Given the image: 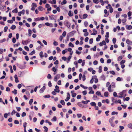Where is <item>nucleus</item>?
I'll return each mask as SVG.
<instances>
[{"mask_svg": "<svg viewBox=\"0 0 132 132\" xmlns=\"http://www.w3.org/2000/svg\"><path fill=\"white\" fill-rule=\"evenodd\" d=\"M114 88L115 87V83L114 82L112 83L111 85H109V86L108 87V91L110 92H111L113 90H112L111 88Z\"/></svg>", "mask_w": 132, "mask_h": 132, "instance_id": "f257e3e1", "label": "nucleus"}, {"mask_svg": "<svg viewBox=\"0 0 132 132\" xmlns=\"http://www.w3.org/2000/svg\"><path fill=\"white\" fill-rule=\"evenodd\" d=\"M114 119V117H112L109 120V122L111 126L112 127H114L115 126V125L113 123V120Z\"/></svg>", "mask_w": 132, "mask_h": 132, "instance_id": "f03ea898", "label": "nucleus"}, {"mask_svg": "<svg viewBox=\"0 0 132 132\" xmlns=\"http://www.w3.org/2000/svg\"><path fill=\"white\" fill-rule=\"evenodd\" d=\"M126 90H123L119 94V97L120 98H122L123 97L124 94L126 93Z\"/></svg>", "mask_w": 132, "mask_h": 132, "instance_id": "7ed1b4c3", "label": "nucleus"}, {"mask_svg": "<svg viewBox=\"0 0 132 132\" xmlns=\"http://www.w3.org/2000/svg\"><path fill=\"white\" fill-rule=\"evenodd\" d=\"M64 24L68 28H69L70 27L71 25L70 23L68 22L67 20L65 21Z\"/></svg>", "mask_w": 132, "mask_h": 132, "instance_id": "20e7f679", "label": "nucleus"}, {"mask_svg": "<svg viewBox=\"0 0 132 132\" xmlns=\"http://www.w3.org/2000/svg\"><path fill=\"white\" fill-rule=\"evenodd\" d=\"M59 87L57 85H56L55 86V88L54 89V90L57 93L60 92V90L59 89Z\"/></svg>", "mask_w": 132, "mask_h": 132, "instance_id": "39448f33", "label": "nucleus"}, {"mask_svg": "<svg viewBox=\"0 0 132 132\" xmlns=\"http://www.w3.org/2000/svg\"><path fill=\"white\" fill-rule=\"evenodd\" d=\"M46 87L45 86H44L42 88L39 90V92L40 93H42L45 89Z\"/></svg>", "mask_w": 132, "mask_h": 132, "instance_id": "423d86ee", "label": "nucleus"}, {"mask_svg": "<svg viewBox=\"0 0 132 132\" xmlns=\"http://www.w3.org/2000/svg\"><path fill=\"white\" fill-rule=\"evenodd\" d=\"M29 42L28 40H22V43L23 45H27L28 43Z\"/></svg>", "mask_w": 132, "mask_h": 132, "instance_id": "0eeeda50", "label": "nucleus"}, {"mask_svg": "<svg viewBox=\"0 0 132 132\" xmlns=\"http://www.w3.org/2000/svg\"><path fill=\"white\" fill-rule=\"evenodd\" d=\"M127 44H128V45H131L132 44V42L130 41V40L128 39H127L126 40V41Z\"/></svg>", "mask_w": 132, "mask_h": 132, "instance_id": "6e6552de", "label": "nucleus"}, {"mask_svg": "<svg viewBox=\"0 0 132 132\" xmlns=\"http://www.w3.org/2000/svg\"><path fill=\"white\" fill-rule=\"evenodd\" d=\"M126 29L128 30H130L132 29V26L131 25H126Z\"/></svg>", "mask_w": 132, "mask_h": 132, "instance_id": "1a4fd4ad", "label": "nucleus"}, {"mask_svg": "<svg viewBox=\"0 0 132 132\" xmlns=\"http://www.w3.org/2000/svg\"><path fill=\"white\" fill-rule=\"evenodd\" d=\"M105 77L104 75H102L100 77V79L104 81L105 80Z\"/></svg>", "mask_w": 132, "mask_h": 132, "instance_id": "9d476101", "label": "nucleus"}, {"mask_svg": "<svg viewBox=\"0 0 132 132\" xmlns=\"http://www.w3.org/2000/svg\"><path fill=\"white\" fill-rule=\"evenodd\" d=\"M94 77V79H95L94 82L95 83H97L98 82V79L97 78V76H95L93 77Z\"/></svg>", "mask_w": 132, "mask_h": 132, "instance_id": "9b49d317", "label": "nucleus"}, {"mask_svg": "<svg viewBox=\"0 0 132 132\" xmlns=\"http://www.w3.org/2000/svg\"><path fill=\"white\" fill-rule=\"evenodd\" d=\"M75 33L74 31H72L69 32L68 34V35L69 36H72Z\"/></svg>", "mask_w": 132, "mask_h": 132, "instance_id": "f8f14e48", "label": "nucleus"}, {"mask_svg": "<svg viewBox=\"0 0 132 132\" xmlns=\"http://www.w3.org/2000/svg\"><path fill=\"white\" fill-rule=\"evenodd\" d=\"M49 17L50 19L51 20H54L55 19L54 18V15H52L51 16L49 15Z\"/></svg>", "mask_w": 132, "mask_h": 132, "instance_id": "ddd939ff", "label": "nucleus"}, {"mask_svg": "<svg viewBox=\"0 0 132 132\" xmlns=\"http://www.w3.org/2000/svg\"><path fill=\"white\" fill-rule=\"evenodd\" d=\"M98 37L96 38V40L97 42H98L100 40V39L101 38V36L100 35H98Z\"/></svg>", "mask_w": 132, "mask_h": 132, "instance_id": "4468645a", "label": "nucleus"}, {"mask_svg": "<svg viewBox=\"0 0 132 132\" xmlns=\"http://www.w3.org/2000/svg\"><path fill=\"white\" fill-rule=\"evenodd\" d=\"M107 12H108V11L106 10L105 9L104 10V12L105 14H106V15H104V16L105 17L109 15V13L107 14Z\"/></svg>", "mask_w": 132, "mask_h": 132, "instance_id": "2eb2a0df", "label": "nucleus"}, {"mask_svg": "<svg viewBox=\"0 0 132 132\" xmlns=\"http://www.w3.org/2000/svg\"><path fill=\"white\" fill-rule=\"evenodd\" d=\"M19 67L20 69H25V65L23 66L20 65L19 66Z\"/></svg>", "mask_w": 132, "mask_h": 132, "instance_id": "dca6fc26", "label": "nucleus"}, {"mask_svg": "<svg viewBox=\"0 0 132 132\" xmlns=\"http://www.w3.org/2000/svg\"><path fill=\"white\" fill-rule=\"evenodd\" d=\"M68 15L69 16H71L73 15V13H72L71 11H70L68 13Z\"/></svg>", "mask_w": 132, "mask_h": 132, "instance_id": "f3484780", "label": "nucleus"}, {"mask_svg": "<svg viewBox=\"0 0 132 132\" xmlns=\"http://www.w3.org/2000/svg\"><path fill=\"white\" fill-rule=\"evenodd\" d=\"M43 52L42 51H41L39 53V55L40 57L42 58L44 57V55L43 54Z\"/></svg>", "mask_w": 132, "mask_h": 132, "instance_id": "a211bd4d", "label": "nucleus"}, {"mask_svg": "<svg viewBox=\"0 0 132 132\" xmlns=\"http://www.w3.org/2000/svg\"><path fill=\"white\" fill-rule=\"evenodd\" d=\"M88 15L87 14H84L83 15V19H85L87 17Z\"/></svg>", "mask_w": 132, "mask_h": 132, "instance_id": "6ab92c4d", "label": "nucleus"}, {"mask_svg": "<svg viewBox=\"0 0 132 132\" xmlns=\"http://www.w3.org/2000/svg\"><path fill=\"white\" fill-rule=\"evenodd\" d=\"M129 99L130 98L129 97H127L126 98H125V97H124L123 98V100L124 101H128L129 100Z\"/></svg>", "mask_w": 132, "mask_h": 132, "instance_id": "aec40b11", "label": "nucleus"}, {"mask_svg": "<svg viewBox=\"0 0 132 132\" xmlns=\"http://www.w3.org/2000/svg\"><path fill=\"white\" fill-rule=\"evenodd\" d=\"M90 105L92 106H95L96 105V103L95 102H92L90 103Z\"/></svg>", "mask_w": 132, "mask_h": 132, "instance_id": "412c9836", "label": "nucleus"}, {"mask_svg": "<svg viewBox=\"0 0 132 132\" xmlns=\"http://www.w3.org/2000/svg\"><path fill=\"white\" fill-rule=\"evenodd\" d=\"M69 46L71 47H74V45L71 42H70L69 44Z\"/></svg>", "mask_w": 132, "mask_h": 132, "instance_id": "4be33fe9", "label": "nucleus"}, {"mask_svg": "<svg viewBox=\"0 0 132 132\" xmlns=\"http://www.w3.org/2000/svg\"><path fill=\"white\" fill-rule=\"evenodd\" d=\"M35 52L34 50L31 52L30 53L29 55H32L33 54H35Z\"/></svg>", "mask_w": 132, "mask_h": 132, "instance_id": "5701e85b", "label": "nucleus"}, {"mask_svg": "<svg viewBox=\"0 0 132 132\" xmlns=\"http://www.w3.org/2000/svg\"><path fill=\"white\" fill-rule=\"evenodd\" d=\"M119 128H120L119 130V131L120 132H121L122 131V130L124 128V127L123 126H119Z\"/></svg>", "mask_w": 132, "mask_h": 132, "instance_id": "b1692460", "label": "nucleus"}, {"mask_svg": "<svg viewBox=\"0 0 132 132\" xmlns=\"http://www.w3.org/2000/svg\"><path fill=\"white\" fill-rule=\"evenodd\" d=\"M43 7L41 6H39L38 8V9L39 11H42L43 10Z\"/></svg>", "mask_w": 132, "mask_h": 132, "instance_id": "393cba45", "label": "nucleus"}, {"mask_svg": "<svg viewBox=\"0 0 132 132\" xmlns=\"http://www.w3.org/2000/svg\"><path fill=\"white\" fill-rule=\"evenodd\" d=\"M56 120V118L55 116H54L53 117V118H52L51 119V120L52 121H55Z\"/></svg>", "mask_w": 132, "mask_h": 132, "instance_id": "a878e982", "label": "nucleus"}, {"mask_svg": "<svg viewBox=\"0 0 132 132\" xmlns=\"http://www.w3.org/2000/svg\"><path fill=\"white\" fill-rule=\"evenodd\" d=\"M12 12L13 13H17L18 12L17 9L16 8H15V9L13 10Z\"/></svg>", "mask_w": 132, "mask_h": 132, "instance_id": "bb28decb", "label": "nucleus"}, {"mask_svg": "<svg viewBox=\"0 0 132 132\" xmlns=\"http://www.w3.org/2000/svg\"><path fill=\"white\" fill-rule=\"evenodd\" d=\"M67 2L66 0H63L62 2L61 3V4H65L67 3Z\"/></svg>", "mask_w": 132, "mask_h": 132, "instance_id": "cd10ccee", "label": "nucleus"}, {"mask_svg": "<svg viewBox=\"0 0 132 132\" xmlns=\"http://www.w3.org/2000/svg\"><path fill=\"white\" fill-rule=\"evenodd\" d=\"M93 2L96 4H97L99 2V1L98 0H93Z\"/></svg>", "mask_w": 132, "mask_h": 132, "instance_id": "c85d7f7f", "label": "nucleus"}, {"mask_svg": "<svg viewBox=\"0 0 132 132\" xmlns=\"http://www.w3.org/2000/svg\"><path fill=\"white\" fill-rule=\"evenodd\" d=\"M116 80L118 81H120L122 80V79L120 78V77H118L116 79Z\"/></svg>", "mask_w": 132, "mask_h": 132, "instance_id": "c756f323", "label": "nucleus"}, {"mask_svg": "<svg viewBox=\"0 0 132 132\" xmlns=\"http://www.w3.org/2000/svg\"><path fill=\"white\" fill-rule=\"evenodd\" d=\"M44 128L45 129L44 131L45 132H47L48 130V128L46 126H44Z\"/></svg>", "mask_w": 132, "mask_h": 132, "instance_id": "7c9ffc66", "label": "nucleus"}, {"mask_svg": "<svg viewBox=\"0 0 132 132\" xmlns=\"http://www.w3.org/2000/svg\"><path fill=\"white\" fill-rule=\"evenodd\" d=\"M116 39L115 38H113V39H112V41H113V43L114 44H115L116 43Z\"/></svg>", "mask_w": 132, "mask_h": 132, "instance_id": "2f4dec72", "label": "nucleus"}, {"mask_svg": "<svg viewBox=\"0 0 132 132\" xmlns=\"http://www.w3.org/2000/svg\"><path fill=\"white\" fill-rule=\"evenodd\" d=\"M109 32H106V33L105 37L106 38H108L109 37Z\"/></svg>", "mask_w": 132, "mask_h": 132, "instance_id": "473e14b6", "label": "nucleus"}, {"mask_svg": "<svg viewBox=\"0 0 132 132\" xmlns=\"http://www.w3.org/2000/svg\"><path fill=\"white\" fill-rule=\"evenodd\" d=\"M102 71V67L101 66H100L99 67L98 72L99 73H101Z\"/></svg>", "mask_w": 132, "mask_h": 132, "instance_id": "72a5a7b5", "label": "nucleus"}, {"mask_svg": "<svg viewBox=\"0 0 132 132\" xmlns=\"http://www.w3.org/2000/svg\"><path fill=\"white\" fill-rule=\"evenodd\" d=\"M128 127L131 129H132V123H130L128 125Z\"/></svg>", "mask_w": 132, "mask_h": 132, "instance_id": "f704fd0d", "label": "nucleus"}, {"mask_svg": "<svg viewBox=\"0 0 132 132\" xmlns=\"http://www.w3.org/2000/svg\"><path fill=\"white\" fill-rule=\"evenodd\" d=\"M60 103L63 105H65V102L63 100H61L60 101Z\"/></svg>", "mask_w": 132, "mask_h": 132, "instance_id": "c9c22d12", "label": "nucleus"}, {"mask_svg": "<svg viewBox=\"0 0 132 132\" xmlns=\"http://www.w3.org/2000/svg\"><path fill=\"white\" fill-rule=\"evenodd\" d=\"M104 96L105 97H108V93L107 92H105L104 94Z\"/></svg>", "mask_w": 132, "mask_h": 132, "instance_id": "e433bc0d", "label": "nucleus"}, {"mask_svg": "<svg viewBox=\"0 0 132 132\" xmlns=\"http://www.w3.org/2000/svg\"><path fill=\"white\" fill-rule=\"evenodd\" d=\"M76 54H77L78 55H79L81 54V52L77 50H76Z\"/></svg>", "mask_w": 132, "mask_h": 132, "instance_id": "4c0bfd02", "label": "nucleus"}, {"mask_svg": "<svg viewBox=\"0 0 132 132\" xmlns=\"http://www.w3.org/2000/svg\"><path fill=\"white\" fill-rule=\"evenodd\" d=\"M16 28V26L14 25H13L12 26L11 29L12 30H14Z\"/></svg>", "mask_w": 132, "mask_h": 132, "instance_id": "58836bf2", "label": "nucleus"}, {"mask_svg": "<svg viewBox=\"0 0 132 132\" xmlns=\"http://www.w3.org/2000/svg\"><path fill=\"white\" fill-rule=\"evenodd\" d=\"M118 113L117 112L115 111H113L111 113L112 115H114V114H118Z\"/></svg>", "mask_w": 132, "mask_h": 132, "instance_id": "ea45409f", "label": "nucleus"}, {"mask_svg": "<svg viewBox=\"0 0 132 132\" xmlns=\"http://www.w3.org/2000/svg\"><path fill=\"white\" fill-rule=\"evenodd\" d=\"M84 25L85 27H86L88 25V23L87 21H85L84 22Z\"/></svg>", "mask_w": 132, "mask_h": 132, "instance_id": "a19ab883", "label": "nucleus"}, {"mask_svg": "<svg viewBox=\"0 0 132 132\" xmlns=\"http://www.w3.org/2000/svg\"><path fill=\"white\" fill-rule=\"evenodd\" d=\"M110 73L113 75H114L115 74V72L113 71H110Z\"/></svg>", "mask_w": 132, "mask_h": 132, "instance_id": "79ce46f5", "label": "nucleus"}, {"mask_svg": "<svg viewBox=\"0 0 132 132\" xmlns=\"http://www.w3.org/2000/svg\"><path fill=\"white\" fill-rule=\"evenodd\" d=\"M89 44H92L93 42V38H91L89 40Z\"/></svg>", "mask_w": 132, "mask_h": 132, "instance_id": "37998d69", "label": "nucleus"}, {"mask_svg": "<svg viewBox=\"0 0 132 132\" xmlns=\"http://www.w3.org/2000/svg\"><path fill=\"white\" fill-rule=\"evenodd\" d=\"M125 60H122L120 62V64H122L125 63Z\"/></svg>", "mask_w": 132, "mask_h": 132, "instance_id": "c03bdc74", "label": "nucleus"}, {"mask_svg": "<svg viewBox=\"0 0 132 132\" xmlns=\"http://www.w3.org/2000/svg\"><path fill=\"white\" fill-rule=\"evenodd\" d=\"M72 96L73 97H75L76 95H77V94H76V93H72Z\"/></svg>", "mask_w": 132, "mask_h": 132, "instance_id": "a18cd8bd", "label": "nucleus"}, {"mask_svg": "<svg viewBox=\"0 0 132 132\" xmlns=\"http://www.w3.org/2000/svg\"><path fill=\"white\" fill-rule=\"evenodd\" d=\"M7 29H8L7 27L6 26V27H4V31L5 32H6L7 31Z\"/></svg>", "mask_w": 132, "mask_h": 132, "instance_id": "49530a36", "label": "nucleus"}, {"mask_svg": "<svg viewBox=\"0 0 132 132\" xmlns=\"http://www.w3.org/2000/svg\"><path fill=\"white\" fill-rule=\"evenodd\" d=\"M16 112L15 110H13L12 111L11 114L12 116H13L14 114H15L16 113Z\"/></svg>", "mask_w": 132, "mask_h": 132, "instance_id": "de8ad7c7", "label": "nucleus"}, {"mask_svg": "<svg viewBox=\"0 0 132 132\" xmlns=\"http://www.w3.org/2000/svg\"><path fill=\"white\" fill-rule=\"evenodd\" d=\"M97 34V31L96 30H95L92 33L91 35H95Z\"/></svg>", "mask_w": 132, "mask_h": 132, "instance_id": "09e8293b", "label": "nucleus"}, {"mask_svg": "<svg viewBox=\"0 0 132 132\" xmlns=\"http://www.w3.org/2000/svg\"><path fill=\"white\" fill-rule=\"evenodd\" d=\"M97 97L95 95H94L93 97V99L94 100H96L97 99Z\"/></svg>", "mask_w": 132, "mask_h": 132, "instance_id": "8fccbe9b", "label": "nucleus"}, {"mask_svg": "<svg viewBox=\"0 0 132 132\" xmlns=\"http://www.w3.org/2000/svg\"><path fill=\"white\" fill-rule=\"evenodd\" d=\"M110 11V13H112L113 11V9L112 7L109 8Z\"/></svg>", "mask_w": 132, "mask_h": 132, "instance_id": "3c124183", "label": "nucleus"}, {"mask_svg": "<svg viewBox=\"0 0 132 132\" xmlns=\"http://www.w3.org/2000/svg\"><path fill=\"white\" fill-rule=\"evenodd\" d=\"M44 97L45 98H49L50 97V96L49 95H48L44 96Z\"/></svg>", "mask_w": 132, "mask_h": 132, "instance_id": "603ef678", "label": "nucleus"}, {"mask_svg": "<svg viewBox=\"0 0 132 132\" xmlns=\"http://www.w3.org/2000/svg\"><path fill=\"white\" fill-rule=\"evenodd\" d=\"M96 94L98 96L100 95H101V93L99 91H97L96 93Z\"/></svg>", "mask_w": 132, "mask_h": 132, "instance_id": "864d4df0", "label": "nucleus"}, {"mask_svg": "<svg viewBox=\"0 0 132 132\" xmlns=\"http://www.w3.org/2000/svg\"><path fill=\"white\" fill-rule=\"evenodd\" d=\"M26 115V113L25 112H23L21 115V116L22 117H24Z\"/></svg>", "mask_w": 132, "mask_h": 132, "instance_id": "5fc2aeb1", "label": "nucleus"}, {"mask_svg": "<svg viewBox=\"0 0 132 132\" xmlns=\"http://www.w3.org/2000/svg\"><path fill=\"white\" fill-rule=\"evenodd\" d=\"M33 99H31L29 101V103L30 105H31L33 101Z\"/></svg>", "mask_w": 132, "mask_h": 132, "instance_id": "6e6d98bb", "label": "nucleus"}, {"mask_svg": "<svg viewBox=\"0 0 132 132\" xmlns=\"http://www.w3.org/2000/svg\"><path fill=\"white\" fill-rule=\"evenodd\" d=\"M27 124V123L26 122H25L23 123V127H24V129H26V127Z\"/></svg>", "mask_w": 132, "mask_h": 132, "instance_id": "4d7b16f0", "label": "nucleus"}, {"mask_svg": "<svg viewBox=\"0 0 132 132\" xmlns=\"http://www.w3.org/2000/svg\"><path fill=\"white\" fill-rule=\"evenodd\" d=\"M122 58V56H120L118 58V60L119 61L121 60Z\"/></svg>", "mask_w": 132, "mask_h": 132, "instance_id": "13d9d810", "label": "nucleus"}, {"mask_svg": "<svg viewBox=\"0 0 132 132\" xmlns=\"http://www.w3.org/2000/svg\"><path fill=\"white\" fill-rule=\"evenodd\" d=\"M77 116L78 118H79L81 117L82 115L81 114H77Z\"/></svg>", "mask_w": 132, "mask_h": 132, "instance_id": "bf43d9fd", "label": "nucleus"}, {"mask_svg": "<svg viewBox=\"0 0 132 132\" xmlns=\"http://www.w3.org/2000/svg\"><path fill=\"white\" fill-rule=\"evenodd\" d=\"M24 48L27 51H29V48L27 46H25L24 47Z\"/></svg>", "mask_w": 132, "mask_h": 132, "instance_id": "052dcab7", "label": "nucleus"}, {"mask_svg": "<svg viewBox=\"0 0 132 132\" xmlns=\"http://www.w3.org/2000/svg\"><path fill=\"white\" fill-rule=\"evenodd\" d=\"M82 93L84 95H85L87 94V91L86 90H84L82 92Z\"/></svg>", "mask_w": 132, "mask_h": 132, "instance_id": "680f3d73", "label": "nucleus"}, {"mask_svg": "<svg viewBox=\"0 0 132 132\" xmlns=\"http://www.w3.org/2000/svg\"><path fill=\"white\" fill-rule=\"evenodd\" d=\"M82 80L83 81L85 80H86L85 75H82Z\"/></svg>", "mask_w": 132, "mask_h": 132, "instance_id": "e2e57ef3", "label": "nucleus"}, {"mask_svg": "<svg viewBox=\"0 0 132 132\" xmlns=\"http://www.w3.org/2000/svg\"><path fill=\"white\" fill-rule=\"evenodd\" d=\"M113 95L114 97H118L117 96V93L116 92H114L113 93Z\"/></svg>", "mask_w": 132, "mask_h": 132, "instance_id": "0e129e2a", "label": "nucleus"}, {"mask_svg": "<svg viewBox=\"0 0 132 132\" xmlns=\"http://www.w3.org/2000/svg\"><path fill=\"white\" fill-rule=\"evenodd\" d=\"M13 43H15L16 40L15 38H13L12 39V40Z\"/></svg>", "mask_w": 132, "mask_h": 132, "instance_id": "69168bd1", "label": "nucleus"}, {"mask_svg": "<svg viewBox=\"0 0 132 132\" xmlns=\"http://www.w3.org/2000/svg\"><path fill=\"white\" fill-rule=\"evenodd\" d=\"M58 43L56 41H54L53 42V45L55 46H56L58 45Z\"/></svg>", "mask_w": 132, "mask_h": 132, "instance_id": "338daca9", "label": "nucleus"}, {"mask_svg": "<svg viewBox=\"0 0 132 132\" xmlns=\"http://www.w3.org/2000/svg\"><path fill=\"white\" fill-rule=\"evenodd\" d=\"M57 79H59L60 77V75L59 74H57L55 76Z\"/></svg>", "mask_w": 132, "mask_h": 132, "instance_id": "774afa93", "label": "nucleus"}]
</instances>
